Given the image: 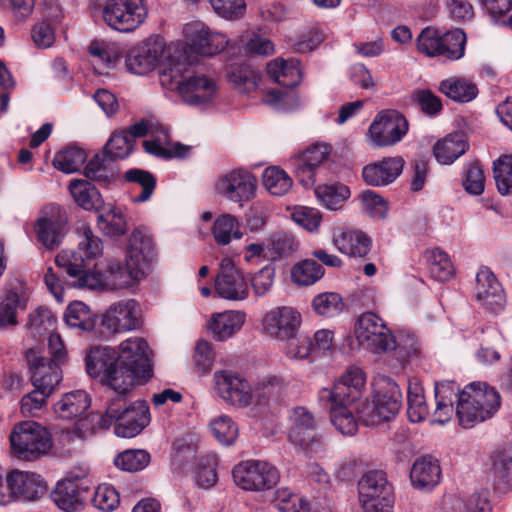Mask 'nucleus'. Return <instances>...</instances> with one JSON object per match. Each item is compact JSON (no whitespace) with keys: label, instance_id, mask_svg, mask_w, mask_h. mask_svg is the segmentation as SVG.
Masks as SVG:
<instances>
[{"label":"nucleus","instance_id":"nucleus-34","mask_svg":"<svg viewBox=\"0 0 512 512\" xmlns=\"http://www.w3.org/2000/svg\"><path fill=\"white\" fill-rule=\"evenodd\" d=\"M74 201L83 209L100 212L104 208V200L99 191L88 181L74 179L69 184Z\"/></svg>","mask_w":512,"mask_h":512},{"label":"nucleus","instance_id":"nucleus-55","mask_svg":"<svg viewBox=\"0 0 512 512\" xmlns=\"http://www.w3.org/2000/svg\"><path fill=\"white\" fill-rule=\"evenodd\" d=\"M493 173L500 194H512V156L502 155L493 163Z\"/></svg>","mask_w":512,"mask_h":512},{"label":"nucleus","instance_id":"nucleus-60","mask_svg":"<svg viewBox=\"0 0 512 512\" xmlns=\"http://www.w3.org/2000/svg\"><path fill=\"white\" fill-rule=\"evenodd\" d=\"M312 306L319 315L327 317L338 315L344 308L341 296L333 292L317 295L313 299Z\"/></svg>","mask_w":512,"mask_h":512},{"label":"nucleus","instance_id":"nucleus-39","mask_svg":"<svg viewBox=\"0 0 512 512\" xmlns=\"http://www.w3.org/2000/svg\"><path fill=\"white\" fill-rule=\"evenodd\" d=\"M358 489L359 498L373 497L375 494L388 495L393 491L386 473L381 470H372L365 473L359 480Z\"/></svg>","mask_w":512,"mask_h":512},{"label":"nucleus","instance_id":"nucleus-15","mask_svg":"<svg viewBox=\"0 0 512 512\" xmlns=\"http://www.w3.org/2000/svg\"><path fill=\"white\" fill-rule=\"evenodd\" d=\"M408 123L403 115L389 110L379 114L369 127L370 139L375 146H390L407 133Z\"/></svg>","mask_w":512,"mask_h":512},{"label":"nucleus","instance_id":"nucleus-61","mask_svg":"<svg viewBox=\"0 0 512 512\" xmlns=\"http://www.w3.org/2000/svg\"><path fill=\"white\" fill-rule=\"evenodd\" d=\"M150 461V455L144 450H127L114 460L115 465L125 471L133 472L143 469Z\"/></svg>","mask_w":512,"mask_h":512},{"label":"nucleus","instance_id":"nucleus-41","mask_svg":"<svg viewBox=\"0 0 512 512\" xmlns=\"http://www.w3.org/2000/svg\"><path fill=\"white\" fill-rule=\"evenodd\" d=\"M286 387L287 385L282 378L270 377L255 386L252 391L253 400L260 405L271 401L277 402L285 395Z\"/></svg>","mask_w":512,"mask_h":512},{"label":"nucleus","instance_id":"nucleus-58","mask_svg":"<svg viewBox=\"0 0 512 512\" xmlns=\"http://www.w3.org/2000/svg\"><path fill=\"white\" fill-rule=\"evenodd\" d=\"M427 261L429 264L430 274L434 279L438 281H447L452 277L454 267L448 255L444 251L438 248L432 250Z\"/></svg>","mask_w":512,"mask_h":512},{"label":"nucleus","instance_id":"nucleus-56","mask_svg":"<svg viewBox=\"0 0 512 512\" xmlns=\"http://www.w3.org/2000/svg\"><path fill=\"white\" fill-rule=\"evenodd\" d=\"M274 506L280 512H304L312 510L310 504L289 488H279L275 492Z\"/></svg>","mask_w":512,"mask_h":512},{"label":"nucleus","instance_id":"nucleus-38","mask_svg":"<svg viewBox=\"0 0 512 512\" xmlns=\"http://www.w3.org/2000/svg\"><path fill=\"white\" fill-rule=\"evenodd\" d=\"M439 90L451 100L460 103L470 102L478 94V88L474 83L457 77L442 80L439 84Z\"/></svg>","mask_w":512,"mask_h":512},{"label":"nucleus","instance_id":"nucleus-19","mask_svg":"<svg viewBox=\"0 0 512 512\" xmlns=\"http://www.w3.org/2000/svg\"><path fill=\"white\" fill-rule=\"evenodd\" d=\"M27 360L34 388L52 393L62 379L61 364L53 362L46 356L38 355L34 350L27 352Z\"/></svg>","mask_w":512,"mask_h":512},{"label":"nucleus","instance_id":"nucleus-36","mask_svg":"<svg viewBox=\"0 0 512 512\" xmlns=\"http://www.w3.org/2000/svg\"><path fill=\"white\" fill-rule=\"evenodd\" d=\"M300 62L291 58L288 60L276 59L267 65L268 75L284 87H294L301 80Z\"/></svg>","mask_w":512,"mask_h":512},{"label":"nucleus","instance_id":"nucleus-25","mask_svg":"<svg viewBox=\"0 0 512 512\" xmlns=\"http://www.w3.org/2000/svg\"><path fill=\"white\" fill-rule=\"evenodd\" d=\"M330 153V146L316 144L299 156L294 162V172L299 182L304 186L312 185L316 169L327 161Z\"/></svg>","mask_w":512,"mask_h":512},{"label":"nucleus","instance_id":"nucleus-16","mask_svg":"<svg viewBox=\"0 0 512 512\" xmlns=\"http://www.w3.org/2000/svg\"><path fill=\"white\" fill-rule=\"evenodd\" d=\"M365 385V374L356 366L349 367L331 389L324 388L319 392L322 402L353 403L360 397Z\"/></svg>","mask_w":512,"mask_h":512},{"label":"nucleus","instance_id":"nucleus-49","mask_svg":"<svg viewBox=\"0 0 512 512\" xmlns=\"http://www.w3.org/2000/svg\"><path fill=\"white\" fill-rule=\"evenodd\" d=\"M124 178L126 181L135 183L142 188V192L134 198L135 202H146L148 201L155 188H156V177L149 171L134 168L125 172Z\"/></svg>","mask_w":512,"mask_h":512},{"label":"nucleus","instance_id":"nucleus-40","mask_svg":"<svg viewBox=\"0 0 512 512\" xmlns=\"http://www.w3.org/2000/svg\"><path fill=\"white\" fill-rule=\"evenodd\" d=\"M27 299L14 290H9L0 302V328L17 326V310H25Z\"/></svg>","mask_w":512,"mask_h":512},{"label":"nucleus","instance_id":"nucleus-5","mask_svg":"<svg viewBox=\"0 0 512 512\" xmlns=\"http://www.w3.org/2000/svg\"><path fill=\"white\" fill-rule=\"evenodd\" d=\"M9 442L11 455L20 461H36L47 455L53 446L49 431L30 420L13 426Z\"/></svg>","mask_w":512,"mask_h":512},{"label":"nucleus","instance_id":"nucleus-62","mask_svg":"<svg viewBox=\"0 0 512 512\" xmlns=\"http://www.w3.org/2000/svg\"><path fill=\"white\" fill-rule=\"evenodd\" d=\"M215 438L223 445H231L238 436V426L226 415H221L211 423Z\"/></svg>","mask_w":512,"mask_h":512},{"label":"nucleus","instance_id":"nucleus-26","mask_svg":"<svg viewBox=\"0 0 512 512\" xmlns=\"http://www.w3.org/2000/svg\"><path fill=\"white\" fill-rule=\"evenodd\" d=\"M66 216L59 206H52L37 221L39 240L49 249H54L60 242L66 225Z\"/></svg>","mask_w":512,"mask_h":512},{"label":"nucleus","instance_id":"nucleus-11","mask_svg":"<svg viewBox=\"0 0 512 512\" xmlns=\"http://www.w3.org/2000/svg\"><path fill=\"white\" fill-rule=\"evenodd\" d=\"M256 185L257 180L249 171L236 168L219 176L214 187L221 197L242 204L254 197Z\"/></svg>","mask_w":512,"mask_h":512},{"label":"nucleus","instance_id":"nucleus-17","mask_svg":"<svg viewBox=\"0 0 512 512\" xmlns=\"http://www.w3.org/2000/svg\"><path fill=\"white\" fill-rule=\"evenodd\" d=\"M217 294L227 300L241 301L247 298L249 289L243 273L229 258L222 259L219 273L215 279Z\"/></svg>","mask_w":512,"mask_h":512},{"label":"nucleus","instance_id":"nucleus-47","mask_svg":"<svg viewBox=\"0 0 512 512\" xmlns=\"http://www.w3.org/2000/svg\"><path fill=\"white\" fill-rule=\"evenodd\" d=\"M315 193L330 210L339 209L350 197L349 187L340 183L319 186L316 188Z\"/></svg>","mask_w":512,"mask_h":512},{"label":"nucleus","instance_id":"nucleus-52","mask_svg":"<svg viewBox=\"0 0 512 512\" xmlns=\"http://www.w3.org/2000/svg\"><path fill=\"white\" fill-rule=\"evenodd\" d=\"M97 222L100 230L110 237L122 236L127 230L122 213L113 207H110L105 213L98 214Z\"/></svg>","mask_w":512,"mask_h":512},{"label":"nucleus","instance_id":"nucleus-30","mask_svg":"<svg viewBox=\"0 0 512 512\" xmlns=\"http://www.w3.org/2000/svg\"><path fill=\"white\" fill-rule=\"evenodd\" d=\"M440 477L439 462L431 456L418 458L410 471L411 483L419 490L434 488L439 483Z\"/></svg>","mask_w":512,"mask_h":512},{"label":"nucleus","instance_id":"nucleus-35","mask_svg":"<svg viewBox=\"0 0 512 512\" xmlns=\"http://www.w3.org/2000/svg\"><path fill=\"white\" fill-rule=\"evenodd\" d=\"M469 148L464 135L450 134L436 142L433 147V154L440 164L448 165L463 155Z\"/></svg>","mask_w":512,"mask_h":512},{"label":"nucleus","instance_id":"nucleus-59","mask_svg":"<svg viewBox=\"0 0 512 512\" xmlns=\"http://www.w3.org/2000/svg\"><path fill=\"white\" fill-rule=\"evenodd\" d=\"M129 139H131V137L125 136L121 130L115 131L104 147V155L111 160L126 158L131 154L134 148V145Z\"/></svg>","mask_w":512,"mask_h":512},{"label":"nucleus","instance_id":"nucleus-14","mask_svg":"<svg viewBox=\"0 0 512 512\" xmlns=\"http://www.w3.org/2000/svg\"><path fill=\"white\" fill-rule=\"evenodd\" d=\"M164 48L165 42L161 36L149 37L129 50L125 61L127 69L138 75L154 70L163 57Z\"/></svg>","mask_w":512,"mask_h":512},{"label":"nucleus","instance_id":"nucleus-64","mask_svg":"<svg viewBox=\"0 0 512 512\" xmlns=\"http://www.w3.org/2000/svg\"><path fill=\"white\" fill-rule=\"evenodd\" d=\"M441 36L442 34L432 27L424 28L417 37L418 50L429 57L439 56Z\"/></svg>","mask_w":512,"mask_h":512},{"label":"nucleus","instance_id":"nucleus-12","mask_svg":"<svg viewBox=\"0 0 512 512\" xmlns=\"http://www.w3.org/2000/svg\"><path fill=\"white\" fill-rule=\"evenodd\" d=\"M301 322V314L296 309L279 306L266 312L262 319V327L267 336L285 341L295 338Z\"/></svg>","mask_w":512,"mask_h":512},{"label":"nucleus","instance_id":"nucleus-28","mask_svg":"<svg viewBox=\"0 0 512 512\" xmlns=\"http://www.w3.org/2000/svg\"><path fill=\"white\" fill-rule=\"evenodd\" d=\"M10 474L16 500L35 501L46 493L47 485L40 475L20 470H12Z\"/></svg>","mask_w":512,"mask_h":512},{"label":"nucleus","instance_id":"nucleus-24","mask_svg":"<svg viewBox=\"0 0 512 512\" xmlns=\"http://www.w3.org/2000/svg\"><path fill=\"white\" fill-rule=\"evenodd\" d=\"M217 93L215 81L205 75H188L179 86V94L183 101L193 106H204L213 101Z\"/></svg>","mask_w":512,"mask_h":512},{"label":"nucleus","instance_id":"nucleus-48","mask_svg":"<svg viewBox=\"0 0 512 512\" xmlns=\"http://www.w3.org/2000/svg\"><path fill=\"white\" fill-rule=\"evenodd\" d=\"M263 184L272 195L282 196L291 189L293 181L283 169L268 167L263 173Z\"/></svg>","mask_w":512,"mask_h":512},{"label":"nucleus","instance_id":"nucleus-29","mask_svg":"<svg viewBox=\"0 0 512 512\" xmlns=\"http://www.w3.org/2000/svg\"><path fill=\"white\" fill-rule=\"evenodd\" d=\"M64 318L66 324L71 328L92 333L96 338H101L104 334V330L100 326L97 327L96 315L81 301L69 304Z\"/></svg>","mask_w":512,"mask_h":512},{"label":"nucleus","instance_id":"nucleus-32","mask_svg":"<svg viewBox=\"0 0 512 512\" xmlns=\"http://www.w3.org/2000/svg\"><path fill=\"white\" fill-rule=\"evenodd\" d=\"M245 314L239 311H225L213 314L208 329L217 341H224L241 329Z\"/></svg>","mask_w":512,"mask_h":512},{"label":"nucleus","instance_id":"nucleus-33","mask_svg":"<svg viewBox=\"0 0 512 512\" xmlns=\"http://www.w3.org/2000/svg\"><path fill=\"white\" fill-rule=\"evenodd\" d=\"M90 404V398L85 391H71L65 393L54 404V413L58 418L71 420L81 416L90 407Z\"/></svg>","mask_w":512,"mask_h":512},{"label":"nucleus","instance_id":"nucleus-43","mask_svg":"<svg viewBox=\"0 0 512 512\" xmlns=\"http://www.w3.org/2000/svg\"><path fill=\"white\" fill-rule=\"evenodd\" d=\"M324 275V268L313 259H305L291 268V279L298 286H310Z\"/></svg>","mask_w":512,"mask_h":512},{"label":"nucleus","instance_id":"nucleus-13","mask_svg":"<svg viewBox=\"0 0 512 512\" xmlns=\"http://www.w3.org/2000/svg\"><path fill=\"white\" fill-rule=\"evenodd\" d=\"M87 373L95 378H101L116 393H128L127 389L117 388L113 385V378L118 377L119 365L117 351L108 346H94L86 356Z\"/></svg>","mask_w":512,"mask_h":512},{"label":"nucleus","instance_id":"nucleus-4","mask_svg":"<svg viewBox=\"0 0 512 512\" xmlns=\"http://www.w3.org/2000/svg\"><path fill=\"white\" fill-rule=\"evenodd\" d=\"M127 393H117L111 398L106 413L101 415L99 427L107 429L114 422L115 434L123 438L138 435L150 422L149 407L144 400L127 403Z\"/></svg>","mask_w":512,"mask_h":512},{"label":"nucleus","instance_id":"nucleus-8","mask_svg":"<svg viewBox=\"0 0 512 512\" xmlns=\"http://www.w3.org/2000/svg\"><path fill=\"white\" fill-rule=\"evenodd\" d=\"M232 475L237 486L251 491L271 489L280 478L275 466L260 460L240 462L233 468Z\"/></svg>","mask_w":512,"mask_h":512},{"label":"nucleus","instance_id":"nucleus-42","mask_svg":"<svg viewBox=\"0 0 512 512\" xmlns=\"http://www.w3.org/2000/svg\"><path fill=\"white\" fill-rule=\"evenodd\" d=\"M212 235L218 245H228L232 239H240L242 232L236 217L230 214L220 215L213 224Z\"/></svg>","mask_w":512,"mask_h":512},{"label":"nucleus","instance_id":"nucleus-6","mask_svg":"<svg viewBox=\"0 0 512 512\" xmlns=\"http://www.w3.org/2000/svg\"><path fill=\"white\" fill-rule=\"evenodd\" d=\"M288 441L300 451L316 453L322 450L323 441L318 433V421L306 407H295L289 414Z\"/></svg>","mask_w":512,"mask_h":512},{"label":"nucleus","instance_id":"nucleus-63","mask_svg":"<svg viewBox=\"0 0 512 512\" xmlns=\"http://www.w3.org/2000/svg\"><path fill=\"white\" fill-rule=\"evenodd\" d=\"M196 483L200 488L209 489L217 482L216 460L212 456L202 457L196 469Z\"/></svg>","mask_w":512,"mask_h":512},{"label":"nucleus","instance_id":"nucleus-22","mask_svg":"<svg viewBox=\"0 0 512 512\" xmlns=\"http://www.w3.org/2000/svg\"><path fill=\"white\" fill-rule=\"evenodd\" d=\"M88 488L77 480L63 479L57 482L50 497L55 505L64 512H80L85 507Z\"/></svg>","mask_w":512,"mask_h":512},{"label":"nucleus","instance_id":"nucleus-44","mask_svg":"<svg viewBox=\"0 0 512 512\" xmlns=\"http://www.w3.org/2000/svg\"><path fill=\"white\" fill-rule=\"evenodd\" d=\"M331 422L343 435H354L358 430V422L349 409L351 403H330Z\"/></svg>","mask_w":512,"mask_h":512},{"label":"nucleus","instance_id":"nucleus-3","mask_svg":"<svg viewBox=\"0 0 512 512\" xmlns=\"http://www.w3.org/2000/svg\"><path fill=\"white\" fill-rule=\"evenodd\" d=\"M151 351L144 338L133 337L121 342L117 351L119 365L118 377L113 378V385L127 389L140 380H148L152 375Z\"/></svg>","mask_w":512,"mask_h":512},{"label":"nucleus","instance_id":"nucleus-50","mask_svg":"<svg viewBox=\"0 0 512 512\" xmlns=\"http://www.w3.org/2000/svg\"><path fill=\"white\" fill-rule=\"evenodd\" d=\"M188 66L185 61H171L159 73L161 85L167 89H177L179 91L180 84L184 83L188 75L192 74L189 72Z\"/></svg>","mask_w":512,"mask_h":512},{"label":"nucleus","instance_id":"nucleus-51","mask_svg":"<svg viewBox=\"0 0 512 512\" xmlns=\"http://www.w3.org/2000/svg\"><path fill=\"white\" fill-rule=\"evenodd\" d=\"M407 402V414L411 422H420L428 416L429 410L425 401L423 389L417 383L409 384Z\"/></svg>","mask_w":512,"mask_h":512},{"label":"nucleus","instance_id":"nucleus-57","mask_svg":"<svg viewBox=\"0 0 512 512\" xmlns=\"http://www.w3.org/2000/svg\"><path fill=\"white\" fill-rule=\"evenodd\" d=\"M227 77L242 93L255 90L260 79L254 70L246 66H231L227 72Z\"/></svg>","mask_w":512,"mask_h":512},{"label":"nucleus","instance_id":"nucleus-21","mask_svg":"<svg viewBox=\"0 0 512 512\" xmlns=\"http://www.w3.org/2000/svg\"><path fill=\"white\" fill-rule=\"evenodd\" d=\"M191 50L197 54L211 56L221 52L228 39L221 33L211 32L202 23L189 24L185 28Z\"/></svg>","mask_w":512,"mask_h":512},{"label":"nucleus","instance_id":"nucleus-37","mask_svg":"<svg viewBox=\"0 0 512 512\" xmlns=\"http://www.w3.org/2000/svg\"><path fill=\"white\" fill-rule=\"evenodd\" d=\"M387 385L389 391L378 392L374 398L380 422L390 421L394 418L398 414L402 403V394L398 385L391 380L387 382Z\"/></svg>","mask_w":512,"mask_h":512},{"label":"nucleus","instance_id":"nucleus-31","mask_svg":"<svg viewBox=\"0 0 512 512\" xmlns=\"http://www.w3.org/2000/svg\"><path fill=\"white\" fill-rule=\"evenodd\" d=\"M127 258L138 264L143 271L156 256L153 240L142 228L135 229L127 245Z\"/></svg>","mask_w":512,"mask_h":512},{"label":"nucleus","instance_id":"nucleus-20","mask_svg":"<svg viewBox=\"0 0 512 512\" xmlns=\"http://www.w3.org/2000/svg\"><path fill=\"white\" fill-rule=\"evenodd\" d=\"M476 299L492 313L500 312L505 305V294L493 272L483 267L476 275Z\"/></svg>","mask_w":512,"mask_h":512},{"label":"nucleus","instance_id":"nucleus-45","mask_svg":"<svg viewBox=\"0 0 512 512\" xmlns=\"http://www.w3.org/2000/svg\"><path fill=\"white\" fill-rule=\"evenodd\" d=\"M466 35L460 29L443 33L439 56L449 60H458L464 55Z\"/></svg>","mask_w":512,"mask_h":512},{"label":"nucleus","instance_id":"nucleus-1","mask_svg":"<svg viewBox=\"0 0 512 512\" xmlns=\"http://www.w3.org/2000/svg\"><path fill=\"white\" fill-rule=\"evenodd\" d=\"M434 391L439 410H446L447 416L453 415L457 399L456 415L465 429L491 418L501 404L498 392L486 382H472L460 390L454 382L442 381Z\"/></svg>","mask_w":512,"mask_h":512},{"label":"nucleus","instance_id":"nucleus-10","mask_svg":"<svg viewBox=\"0 0 512 512\" xmlns=\"http://www.w3.org/2000/svg\"><path fill=\"white\" fill-rule=\"evenodd\" d=\"M141 326V309L139 304L133 299L119 301L110 305L100 322L101 329H105L102 337L136 330Z\"/></svg>","mask_w":512,"mask_h":512},{"label":"nucleus","instance_id":"nucleus-2","mask_svg":"<svg viewBox=\"0 0 512 512\" xmlns=\"http://www.w3.org/2000/svg\"><path fill=\"white\" fill-rule=\"evenodd\" d=\"M56 265L71 278V285L76 288L95 290L101 287L123 289L132 286L141 279L145 271L126 257V265L117 259H107L103 272H94L83 268V259L72 250L61 251L55 259Z\"/></svg>","mask_w":512,"mask_h":512},{"label":"nucleus","instance_id":"nucleus-27","mask_svg":"<svg viewBox=\"0 0 512 512\" xmlns=\"http://www.w3.org/2000/svg\"><path fill=\"white\" fill-rule=\"evenodd\" d=\"M404 160L401 157L384 158L381 161L366 165L362 177L370 186H385L402 173Z\"/></svg>","mask_w":512,"mask_h":512},{"label":"nucleus","instance_id":"nucleus-54","mask_svg":"<svg viewBox=\"0 0 512 512\" xmlns=\"http://www.w3.org/2000/svg\"><path fill=\"white\" fill-rule=\"evenodd\" d=\"M79 252L73 251L78 257L83 259H92L101 255L102 253V241L99 237L95 236L90 227L83 225L79 229ZM83 268L86 269L83 263Z\"/></svg>","mask_w":512,"mask_h":512},{"label":"nucleus","instance_id":"nucleus-7","mask_svg":"<svg viewBox=\"0 0 512 512\" xmlns=\"http://www.w3.org/2000/svg\"><path fill=\"white\" fill-rule=\"evenodd\" d=\"M147 17L144 0H105L102 18L112 29L130 32L138 28Z\"/></svg>","mask_w":512,"mask_h":512},{"label":"nucleus","instance_id":"nucleus-9","mask_svg":"<svg viewBox=\"0 0 512 512\" xmlns=\"http://www.w3.org/2000/svg\"><path fill=\"white\" fill-rule=\"evenodd\" d=\"M355 336L360 345L374 353H383L395 348V340L386 324L372 312L359 316Z\"/></svg>","mask_w":512,"mask_h":512},{"label":"nucleus","instance_id":"nucleus-18","mask_svg":"<svg viewBox=\"0 0 512 512\" xmlns=\"http://www.w3.org/2000/svg\"><path fill=\"white\" fill-rule=\"evenodd\" d=\"M214 378L216 391L224 401L238 407H246L253 402V390L241 376L221 371L215 373Z\"/></svg>","mask_w":512,"mask_h":512},{"label":"nucleus","instance_id":"nucleus-46","mask_svg":"<svg viewBox=\"0 0 512 512\" xmlns=\"http://www.w3.org/2000/svg\"><path fill=\"white\" fill-rule=\"evenodd\" d=\"M86 160V152L78 147H69L56 153L53 166L66 174L74 173L80 169Z\"/></svg>","mask_w":512,"mask_h":512},{"label":"nucleus","instance_id":"nucleus-53","mask_svg":"<svg viewBox=\"0 0 512 512\" xmlns=\"http://www.w3.org/2000/svg\"><path fill=\"white\" fill-rule=\"evenodd\" d=\"M55 323L56 318L48 308L39 307L29 314L28 327L38 340L46 334L52 333Z\"/></svg>","mask_w":512,"mask_h":512},{"label":"nucleus","instance_id":"nucleus-23","mask_svg":"<svg viewBox=\"0 0 512 512\" xmlns=\"http://www.w3.org/2000/svg\"><path fill=\"white\" fill-rule=\"evenodd\" d=\"M332 243L344 255L364 258L371 250V238L361 230L338 227L333 230Z\"/></svg>","mask_w":512,"mask_h":512}]
</instances>
